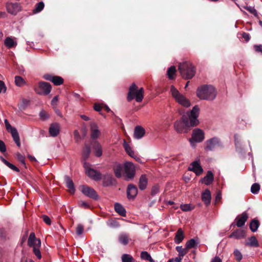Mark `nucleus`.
Wrapping results in <instances>:
<instances>
[{
    "instance_id": "obj_64",
    "label": "nucleus",
    "mask_w": 262,
    "mask_h": 262,
    "mask_svg": "<svg viewBox=\"0 0 262 262\" xmlns=\"http://www.w3.org/2000/svg\"><path fill=\"white\" fill-rule=\"evenodd\" d=\"M57 101H58V96H55V97H53V98L52 99V100L51 101V105L53 106L55 105L56 104Z\"/></svg>"
},
{
    "instance_id": "obj_55",
    "label": "nucleus",
    "mask_w": 262,
    "mask_h": 262,
    "mask_svg": "<svg viewBox=\"0 0 262 262\" xmlns=\"http://www.w3.org/2000/svg\"><path fill=\"white\" fill-rule=\"evenodd\" d=\"M39 116L40 118L43 120H46L49 117L48 113L44 111H42L40 112Z\"/></svg>"
},
{
    "instance_id": "obj_19",
    "label": "nucleus",
    "mask_w": 262,
    "mask_h": 262,
    "mask_svg": "<svg viewBox=\"0 0 262 262\" xmlns=\"http://www.w3.org/2000/svg\"><path fill=\"white\" fill-rule=\"evenodd\" d=\"M60 130V125L59 123L55 122L51 124L49 133L51 137H55L58 136Z\"/></svg>"
},
{
    "instance_id": "obj_4",
    "label": "nucleus",
    "mask_w": 262,
    "mask_h": 262,
    "mask_svg": "<svg viewBox=\"0 0 262 262\" xmlns=\"http://www.w3.org/2000/svg\"><path fill=\"white\" fill-rule=\"evenodd\" d=\"M144 90L142 88L139 90L137 89V86L135 83H133L129 89L127 99L128 101L135 99L138 102H140L143 99Z\"/></svg>"
},
{
    "instance_id": "obj_63",
    "label": "nucleus",
    "mask_w": 262,
    "mask_h": 262,
    "mask_svg": "<svg viewBox=\"0 0 262 262\" xmlns=\"http://www.w3.org/2000/svg\"><path fill=\"white\" fill-rule=\"evenodd\" d=\"M255 50L257 52H261L262 53V46L261 45H255L254 46Z\"/></svg>"
},
{
    "instance_id": "obj_42",
    "label": "nucleus",
    "mask_w": 262,
    "mask_h": 262,
    "mask_svg": "<svg viewBox=\"0 0 262 262\" xmlns=\"http://www.w3.org/2000/svg\"><path fill=\"white\" fill-rule=\"evenodd\" d=\"M90 152L91 149L90 146L88 145L85 146L82 151V158L83 160H85L89 158Z\"/></svg>"
},
{
    "instance_id": "obj_20",
    "label": "nucleus",
    "mask_w": 262,
    "mask_h": 262,
    "mask_svg": "<svg viewBox=\"0 0 262 262\" xmlns=\"http://www.w3.org/2000/svg\"><path fill=\"white\" fill-rule=\"evenodd\" d=\"M145 134V130L141 126H137L135 127L134 133V137L136 139H140L142 138Z\"/></svg>"
},
{
    "instance_id": "obj_49",
    "label": "nucleus",
    "mask_w": 262,
    "mask_h": 262,
    "mask_svg": "<svg viewBox=\"0 0 262 262\" xmlns=\"http://www.w3.org/2000/svg\"><path fill=\"white\" fill-rule=\"evenodd\" d=\"M83 231H84L83 226L81 224H79L76 228V233L77 235H78V236L81 235L83 233Z\"/></svg>"
},
{
    "instance_id": "obj_23",
    "label": "nucleus",
    "mask_w": 262,
    "mask_h": 262,
    "mask_svg": "<svg viewBox=\"0 0 262 262\" xmlns=\"http://www.w3.org/2000/svg\"><path fill=\"white\" fill-rule=\"evenodd\" d=\"M202 200L206 205H209L210 204L211 195V192L209 190L206 189L202 192L201 195Z\"/></svg>"
},
{
    "instance_id": "obj_34",
    "label": "nucleus",
    "mask_w": 262,
    "mask_h": 262,
    "mask_svg": "<svg viewBox=\"0 0 262 262\" xmlns=\"http://www.w3.org/2000/svg\"><path fill=\"white\" fill-rule=\"evenodd\" d=\"M0 159L2 160V161L6 165H7L9 168H10L11 169L16 171L19 172V169L18 168H17L16 166L14 165L13 164L10 163L8 161H7L6 159H5L3 157L0 156Z\"/></svg>"
},
{
    "instance_id": "obj_7",
    "label": "nucleus",
    "mask_w": 262,
    "mask_h": 262,
    "mask_svg": "<svg viewBox=\"0 0 262 262\" xmlns=\"http://www.w3.org/2000/svg\"><path fill=\"white\" fill-rule=\"evenodd\" d=\"M51 90V84L44 81L39 82L38 85L34 88V91L36 93L43 95H48Z\"/></svg>"
},
{
    "instance_id": "obj_9",
    "label": "nucleus",
    "mask_w": 262,
    "mask_h": 262,
    "mask_svg": "<svg viewBox=\"0 0 262 262\" xmlns=\"http://www.w3.org/2000/svg\"><path fill=\"white\" fill-rule=\"evenodd\" d=\"M124 170L126 181H129L134 179L136 170L135 166L132 163L125 162L124 164Z\"/></svg>"
},
{
    "instance_id": "obj_59",
    "label": "nucleus",
    "mask_w": 262,
    "mask_h": 262,
    "mask_svg": "<svg viewBox=\"0 0 262 262\" xmlns=\"http://www.w3.org/2000/svg\"><path fill=\"white\" fill-rule=\"evenodd\" d=\"M6 150V148L4 142L0 140V151L4 152Z\"/></svg>"
},
{
    "instance_id": "obj_57",
    "label": "nucleus",
    "mask_w": 262,
    "mask_h": 262,
    "mask_svg": "<svg viewBox=\"0 0 262 262\" xmlns=\"http://www.w3.org/2000/svg\"><path fill=\"white\" fill-rule=\"evenodd\" d=\"M222 199V193L220 191H218L216 193L215 199V203L216 204L218 202H220Z\"/></svg>"
},
{
    "instance_id": "obj_14",
    "label": "nucleus",
    "mask_w": 262,
    "mask_h": 262,
    "mask_svg": "<svg viewBox=\"0 0 262 262\" xmlns=\"http://www.w3.org/2000/svg\"><path fill=\"white\" fill-rule=\"evenodd\" d=\"M42 77L46 80L52 82L55 85H61L63 82V79L62 77L58 76H54L51 74H45Z\"/></svg>"
},
{
    "instance_id": "obj_21",
    "label": "nucleus",
    "mask_w": 262,
    "mask_h": 262,
    "mask_svg": "<svg viewBox=\"0 0 262 262\" xmlns=\"http://www.w3.org/2000/svg\"><path fill=\"white\" fill-rule=\"evenodd\" d=\"M248 219V214L246 212H243L241 215L238 216L236 220L237 222L236 225L238 227H241L243 226Z\"/></svg>"
},
{
    "instance_id": "obj_51",
    "label": "nucleus",
    "mask_w": 262,
    "mask_h": 262,
    "mask_svg": "<svg viewBox=\"0 0 262 262\" xmlns=\"http://www.w3.org/2000/svg\"><path fill=\"white\" fill-rule=\"evenodd\" d=\"M16 158L19 162H20L23 165L25 166V157L19 153L16 154Z\"/></svg>"
},
{
    "instance_id": "obj_26",
    "label": "nucleus",
    "mask_w": 262,
    "mask_h": 262,
    "mask_svg": "<svg viewBox=\"0 0 262 262\" xmlns=\"http://www.w3.org/2000/svg\"><path fill=\"white\" fill-rule=\"evenodd\" d=\"M123 169L124 167L121 164H116L114 166L113 170L116 177H122Z\"/></svg>"
},
{
    "instance_id": "obj_46",
    "label": "nucleus",
    "mask_w": 262,
    "mask_h": 262,
    "mask_svg": "<svg viewBox=\"0 0 262 262\" xmlns=\"http://www.w3.org/2000/svg\"><path fill=\"white\" fill-rule=\"evenodd\" d=\"M29 100L25 99H23L21 100V103L18 104V108L20 111L24 110L26 107L29 105Z\"/></svg>"
},
{
    "instance_id": "obj_39",
    "label": "nucleus",
    "mask_w": 262,
    "mask_h": 262,
    "mask_svg": "<svg viewBox=\"0 0 262 262\" xmlns=\"http://www.w3.org/2000/svg\"><path fill=\"white\" fill-rule=\"evenodd\" d=\"M45 7L44 3L40 2L36 5L35 8L33 10V13H37L41 11Z\"/></svg>"
},
{
    "instance_id": "obj_60",
    "label": "nucleus",
    "mask_w": 262,
    "mask_h": 262,
    "mask_svg": "<svg viewBox=\"0 0 262 262\" xmlns=\"http://www.w3.org/2000/svg\"><path fill=\"white\" fill-rule=\"evenodd\" d=\"M42 219L43 221L48 225H50L51 223L50 219L47 215H42Z\"/></svg>"
},
{
    "instance_id": "obj_16",
    "label": "nucleus",
    "mask_w": 262,
    "mask_h": 262,
    "mask_svg": "<svg viewBox=\"0 0 262 262\" xmlns=\"http://www.w3.org/2000/svg\"><path fill=\"white\" fill-rule=\"evenodd\" d=\"M91 137L93 139H97L101 135L100 130L96 123L91 122L90 123Z\"/></svg>"
},
{
    "instance_id": "obj_54",
    "label": "nucleus",
    "mask_w": 262,
    "mask_h": 262,
    "mask_svg": "<svg viewBox=\"0 0 262 262\" xmlns=\"http://www.w3.org/2000/svg\"><path fill=\"white\" fill-rule=\"evenodd\" d=\"M180 208L184 211H188L191 210L192 208L190 204L181 205Z\"/></svg>"
},
{
    "instance_id": "obj_18",
    "label": "nucleus",
    "mask_w": 262,
    "mask_h": 262,
    "mask_svg": "<svg viewBox=\"0 0 262 262\" xmlns=\"http://www.w3.org/2000/svg\"><path fill=\"white\" fill-rule=\"evenodd\" d=\"M137 193L138 189L137 187L132 184H129L127 189V198L129 200H133L135 198Z\"/></svg>"
},
{
    "instance_id": "obj_61",
    "label": "nucleus",
    "mask_w": 262,
    "mask_h": 262,
    "mask_svg": "<svg viewBox=\"0 0 262 262\" xmlns=\"http://www.w3.org/2000/svg\"><path fill=\"white\" fill-rule=\"evenodd\" d=\"M74 136L75 139L77 141H78L80 139V135L79 132L77 130H76L74 132Z\"/></svg>"
},
{
    "instance_id": "obj_31",
    "label": "nucleus",
    "mask_w": 262,
    "mask_h": 262,
    "mask_svg": "<svg viewBox=\"0 0 262 262\" xmlns=\"http://www.w3.org/2000/svg\"><path fill=\"white\" fill-rule=\"evenodd\" d=\"M123 145L125 151L128 154V155L130 157H133L134 158H135L136 157V156L135 155L134 151L132 149L131 147L126 142V141L124 140Z\"/></svg>"
},
{
    "instance_id": "obj_22",
    "label": "nucleus",
    "mask_w": 262,
    "mask_h": 262,
    "mask_svg": "<svg viewBox=\"0 0 262 262\" xmlns=\"http://www.w3.org/2000/svg\"><path fill=\"white\" fill-rule=\"evenodd\" d=\"M214 180L213 174L210 170L207 171L206 176L204 177L201 181L202 183L206 185L210 184Z\"/></svg>"
},
{
    "instance_id": "obj_38",
    "label": "nucleus",
    "mask_w": 262,
    "mask_h": 262,
    "mask_svg": "<svg viewBox=\"0 0 262 262\" xmlns=\"http://www.w3.org/2000/svg\"><path fill=\"white\" fill-rule=\"evenodd\" d=\"M15 83L18 86H22L26 84V81L21 76H16L15 77Z\"/></svg>"
},
{
    "instance_id": "obj_10",
    "label": "nucleus",
    "mask_w": 262,
    "mask_h": 262,
    "mask_svg": "<svg viewBox=\"0 0 262 262\" xmlns=\"http://www.w3.org/2000/svg\"><path fill=\"white\" fill-rule=\"evenodd\" d=\"M204 139V133L203 131L200 128H195L192 132L191 138L189 139V142L191 145L193 146L194 143L201 142Z\"/></svg>"
},
{
    "instance_id": "obj_48",
    "label": "nucleus",
    "mask_w": 262,
    "mask_h": 262,
    "mask_svg": "<svg viewBox=\"0 0 262 262\" xmlns=\"http://www.w3.org/2000/svg\"><path fill=\"white\" fill-rule=\"evenodd\" d=\"M235 259L238 261L240 262L243 258V255L241 252L237 249H235L233 252Z\"/></svg>"
},
{
    "instance_id": "obj_17",
    "label": "nucleus",
    "mask_w": 262,
    "mask_h": 262,
    "mask_svg": "<svg viewBox=\"0 0 262 262\" xmlns=\"http://www.w3.org/2000/svg\"><path fill=\"white\" fill-rule=\"evenodd\" d=\"M188 170L194 172L197 176L201 174L203 171V169L199 163V160L192 162L188 167Z\"/></svg>"
},
{
    "instance_id": "obj_40",
    "label": "nucleus",
    "mask_w": 262,
    "mask_h": 262,
    "mask_svg": "<svg viewBox=\"0 0 262 262\" xmlns=\"http://www.w3.org/2000/svg\"><path fill=\"white\" fill-rule=\"evenodd\" d=\"M141 258L144 260H148L153 262L154 260L152 259L150 254L146 251H142L140 255Z\"/></svg>"
},
{
    "instance_id": "obj_11",
    "label": "nucleus",
    "mask_w": 262,
    "mask_h": 262,
    "mask_svg": "<svg viewBox=\"0 0 262 262\" xmlns=\"http://www.w3.org/2000/svg\"><path fill=\"white\" fill-rule=\"evenodd\" d=\"M4 122L7 130L11 133L12 137H13V139L17 146L20 147V139L16 129L13 127H12L7 119H5Z\"/></svg>"
},
{
    "instance_id": "obj_35",
    "label": "nucleus",
    "mask_w": 262,
    "mask_h": 262,
    "mask_svg": "<svg viewBox=\"0 0 262 262\" xmlns=\"http://www.w3.org/2000/svg\"><path fill=\"white\" fill-rule=\"evenodd\" d=\"M259 226V223L257 220L254 219L250 222V230L253 232H256Z\"/></svg>"
},
{
    "instance_id": "obj_47",
    "label": "nucleus",
    "mask_w": 262,
    "mask_h": 262,
    "mask_svg": "<svg viewBox=\"0 0 262 262\" xmlns=\"http://www.w3.org/2000/svg\"><path fill=\"white\" fill-rule=\"evenodd\" d=\"M260 190V185L258 183H254L251 187V192L253 194H257Z\"/></svg>"
},
{
    "instance_id": "obj_56",
    "label": "nucleus",
    "mask_w": 262,
    "mask_h": 262,
    "mask_svg": "<svg viewBox=\"0 0 262 262\" xmlns=\"http://www.w3.org/2000/svg\"><path fill=\"white\" fill-rule=\"evenodd\" d=\"M7 88L4 81L0 80V93H5Z\"/></svg>"
},
{
    "instance_id": "obj_5",
    "label": "nucleus",
    "mask_w": 262,
    "mask_h": 262,
    "mask_svg": "<svg viewBox=\"0 0 262 262\" xmlns=\"http://www.w3.org/2000/svg\"><path fill=\"white\" fill-rule=\"evenodd\" d=\"M28 246L33 248L34 254L38 259L41 258V254L40 251V247L41 246L40 240L35 237L34 233H31L29 237L28 241Z\"/></svg>"
},
{
    "instance_id": "obj_15",
    "label": "nucleus",
    "mask_w": 262,
    "mask_h": 262,
    "mask_svg": "<svg viewBox=\"0 0 262 262\" xmlns=\"http://www.w3.org/2000/svg\"><path fill=\"white\" fill-rule=\"evenodd\" d=\"M7 11L11 14L16 15L21 10V5L17 3H8L6 6Z\"/></svg>"
},
{
    "instance_id": "obj_37",
    "label": "nucleus",
    "mask_w": 262,
    "mask_h": 262,
    "mask_svg": "<svg viewBox=\"0 0 262 262\" xmlns=\"http://www.w3.org/2000/svg\"><path fill=\"white\" fill-rule=\"evenodd\" d=\"M247 246L257 247L258 246V243L257 239L254 236H251L249 238V242L246 243Z\"/></svg>"
},
{
    "instance_id": "obj_58",
    "label": "nucleus",
    "mask_w": 262,
    "mask_h": 262,
    "mask_svg": "<svg viewBox=\"0 0 262 262\" xmlns=\"http://www.w3.org/2000/svg\"><path fill=\"white\" fill-rule=\"evenodd\" d=\"M79 206L84 208H88L90 206L88 203L83 201H79Z\"/></svg>"
},
{
    "instance_id": "obj_33",
    "label": "nucleus",
    "mask_w": 262,
    "mask_h": 262,
    "mask_svg": "<svg viewBox=\"0 0 262 262\" xmlns=\"http://www.w3.org/2000/svg\"><path fill=\"white\" fill-rule=\"evenodd\" d=\"M94 152L97 157H100L102 154V148L101 145L97 141L94 142Z\"/></svg>"
},
{
    "instance_id": "obj_36",
    "label": "nucleus",
    "mask_w": 262,
    "mask_h": 262,
    "mask_svg": "<svg viewBox=\"0 0 262 262\" xmlns=\"http://www.w3.org/2000/svg\"><path fill=\"white\" fill-rule=\"evenodd\" d=\"M16 42L11 37H7L5 40V45L8 48H11L16 45Z\"/></svg>"
},
{
    "instance_id": "obj_25",
    "label": "nucleus",
    "mask_w": 262,
    "mask_h": 262,
    "mask_svg": "<svg viewBox=\"0 0 262 262\" xmlns=\"http://www.w3.org/2000/svg\"><path fill=\"white\" fill-rule=\"evenodd\" d=\"M245 232L243 230L238 229L233 232L230 235L229 237L240 239L245 237Z\"/></svg>"
},
{
    "instance_id": "obj_12",
    "label": "nucleus",
    "mask_w": 262,
    "mask_h": 262,
    "mask_svg": "<svg viewBox=\"0 0 262 262\" xmlns=\"http://www.w3.org/2000/svg\"><path fill=\"white\" fill-rule=\"evenodd\" d=\"M221 147L222 144L217 138H212L206 142L205 150L207 151H212Z\"/></svg>"
},
{
    "instance_id": "obj_27",
    "label": "nucleus",
    "mask_w": 262,
    "mask_h": 262,
    "mask_svg": "<svg viewBox=\"0 0 262 262\" xmlns=\"http://www.w3.org/2000/svg\"><path fill=\"white\" fill-rule=\"evenodd\" d=\"M184 238V232L182 229L180 228L178 230L174 237V242L177 244H180Z\"/></svg>"
},
{
    "instance_id": "obj_53",
    "label": "nucleus",
    "mask_w": 262,
    "mask_h": 262,
    "mask_svg": "<svg viewBox=\"0 0 262 262\" xmlns=\"http://www.w3.org/2000/svg\"><path fill=\"white\" fill-rule=\"evenodd\" d=\"M159 186L158 185H154L151 188V194L155 195L159 192Z\"/></svg>"
},
{
    "instance_id": "obj_52",
    "label": "nucleus",
    "mask_w": 262,
    "mask_h": 262,
    "mask_svg": "<svg viewBox=\"0 0 262 262\" xmlns=\"http://www.w3.org/2000/svg\"><path fill=\"white\" fill-rule=\"evenodd\" d=\"M245 9L248 11L251 14H253L255 16H257V11L253 7L251 6H246L245 7Z\"/></svg>"
},
{
    "instance_id": "obj_41",
    "label": "nucleus",
    "mask_w": 262,
    "mask_h": 262,
    "mask_svg": "<svg viewBox=\"0 0 262 262\" xmlns=\"http://www.w3.org/2000/svg\"><path fill=\"white\" fill-rule=\"evenodd\" d=\"M103 179L104 185L105 186H107L112 183V176L110 174L104 175Z\"/></svg>"
},
{
    "instance_id": "obj_6",
    "label": "nucleus",
    "mask_w": 262,
    "mask_h": 262,
    "mask_svg": "<svg viewBox=\"0 0 262 262\" xmlns=\"http://www.w3.org/2000/svg\"><path fill=\"white\" fill-rule=\"evenodd\" d=\"M170 92L172 96L179 104L186 107L190 106L189 101L173 85L171 86Z\"/></svg>"
},
{
    "instance_id": "obj_32",
    "label": "nucleus",
    "mask_w": 262,
    "mask_h": 262,
    "mask_svg": "<svg viewBox=\"0 0 262 262\" xmlns=\"http://www.w3.org/2000/svg\"><path fill=\"white\" fill-rule=\"evenodd\" d=\"M199 244V241L196 239L192 238L187 241L185 244L186 249L195 248Z\"/></svg>"
},
{
    "instance_id": "obj_50",
    "label": "nucleus",
    "mask_w": 262,
    "mask_h": 262,
    "mask_svg": "<svg viewBox=\"0 0 262 262\" xmlns=\"http://www.w3.org/2000/svg\"><path fill=\"white\" fill-rule=\"evenodd\" d=\"M108 225L113 228H117L120 227L119 223L115 220H112L108 223Z\"/></svg>"
},
{
    "instance_id": "obj_44",
    "label": "nucleus",
    "mask_w": 262,
    "mask_h": 262,
    "mask_svg": "<svg viewBox=\"0 0 262 262\" xmlns=\"http://www.w3.org/2000/svg\"><path fill=\"white\" fill-rule=\"evenodd\" d=\"M176 249L179 253V257H183L187 252V250L183 248L182 246H177Z\"/></svg>"
},
{
    "instance_id": "obj_3",
    "label": "nucleus",
    "mask_w": 262,
    "mask_h": 262,
    "mask_svg": "<svg viewBox=\"0 0 262 262\" xmlns=\"http://www.w3.org/2000/svg\"><path fill=\"white\" fill-rule=\"evenodd\" d=\"M179 70L181 76L185 79L192 78L195 73L194 67L189 62L180 63L179 66Z\"/></svg>"
},
{
    "instance_id": "obj_24",
    "label": "nucleus",
    "mask_w": 262,
    "mask_h": 262,
    "mask_svg": "<svg viewBox=\"0 0 262 262\" xmlns=\"http://www.w3.org/2000/svg\"><path fill=\"white\" fill-rule=\"evenodd\" d=\"M64 181L70 192L72 194H74L75 191V189L72 180L69 176H66L64 177Z\"/></svg>"
},
{
    "instance_id": "obj_29",
    "label": "nucleus",
    "mask_w": 262,
    "mask_h": 262,
    "mask_svg": "<svg viewBox=\"0 0 262 262\" xmlns=\"http://www.w3.org/2000/svg\"><path fill=\"white\" fill-rule=\"evenodd\" d=\"M118 241L122 245H126L131 241V239L127 234L121 233L119 236Z\"/></svg>"
},
{
    "instance_id": "obj_45",
    "label": "nucleus",
    "mask_w": 262,
    "mask_h": 262,
    "mask_svg": "<svg viewBox=\"0 0 262 262\" xmlns=\"http://www.w3.org/2000/svg\"><path fill=\"white\" fill-rule=\"evenodd\" d=\"M121 259L122 262H134V260L132 256L127 254H123L122 255Z\"/></svg>"
},
{
    "instance_id": "obj_43",
    "label": "nucleus",
    "mask_w": 262,
    "mask_h": 262,
    "mask_svg": "<svg viewBox=\"0 0 262 262\" xmlns=\"http://www.w3.org/2000/svg\"><path fill=\"white\" fill-rule=\"evenodd\" d=\"M176 72V69L174 66H171L168 68L167 70V75L169 79H172L174 78Z\"/></svg>"
},
{
    "instance_id": "obj_28",
    "label": "nucleus",
    "mask_w": 262,
    "mask_h": 262,
    "mask_svg": "<svg viewBox=\"0 0 262 262\" xmlns=\"http://www.w3.org/2000/svg\"><path fill=\"white\" fill-rule=\"evenodd\" d=\"M147 178H146L145 174L142 175L140 179L139 182V187L140 190H144L147 186Z\"/></svg>"
},
{
    "instance_id": "obj_8",
    "label": "nucleus",
    "mask_w": 262,
    "mask_h": 262,
    "mask_svg": "<svg viewBox=\"0 0 262 262\" xmlns=\"http://www.w3.org/2000/svg\"><path fill=\"white\" fill-rule=\"evenodd\" d=\"M91 165L88 162H84L83 167L86 174L92 179L98 181L101 179V174L98 171L91 168Z\"/></svg>"
},
{
    "instance_id": "obj_62",
    "label": "nucleus",
    "mask_w": 262,
    "mask_h": 262,
    "mask_svg": "<svg viewBox=\"0 0 262 262\" xmlns=\"http://www.w3.org/2000/svg\"><path fill=\"white\" fill-rule=\"evenodd\" d=\"M242 37L245 39L246 41H248L250 39V35L248 33L243 32L242 34Z\"/></svg>"
},
{
    "instance_id": "obj_2",
    "label": "nucleus",
    "mask_w": 262,
    "mask_h": 262,
    "mask_svg": "<svg viewBox=\"0 0 262 262\" xmlns=\"http://www.w3.org/2000/svg\"><path fill=\"white\" fill-rule=\"evenodd\" d=\"M196 95L201 99L212 100L216 97V92L213 86L204 85L198 89Z\"/></svg>"
},
{
    "instance_id": "obj_30",
    "label": "nucleus",
    "mask_w": 262,
    "mask_h": 262,
    "mask_svg": "<svg viewBox=\"0 0 262 262\" xmlns=\"http://www.w3.org/2000/svg\"><path fill=\"white\" fill-rule=\"evenodd\" d=\"M115 211L122 216L126 215V210L125 208L119 203H116L114 205Z\"/></svg>"
},
{
    "instance_id": "obj_1",
    "label": "nucleus",
    "mask_w": 262,
    "mask_h": 262,
    "mask_svg": "<svg viewBox=\"0 0 262 262\" xmlns=\"http://www.w3.org/2000/svg\"><path fill=\"white\" fill-rule=\"evenodd\" d=\"M199 108L194 106L190 112L183 115L182 120H177L174 123V128L178 133H186L190 127L196 126L199 123L198 117Z\"/></svg>"
},
{
    "instance_id": "obj_13",
    "label": "nucleus",
    "mask_w": 262,
    "mask_h": 262,
    "mask_svg": "<svg viewBox=\"0 0 262 262\" xmlns=\"http://www.w3.org/2000/svg\"><path fill=\"white\" fill-rule=\"evenodd\" d=\"M81 191L84 195L94 200H97L98 199V196L96 192L92 188L87 186L83 185L81 186Z\"/></svg>"
}]
</instances>
